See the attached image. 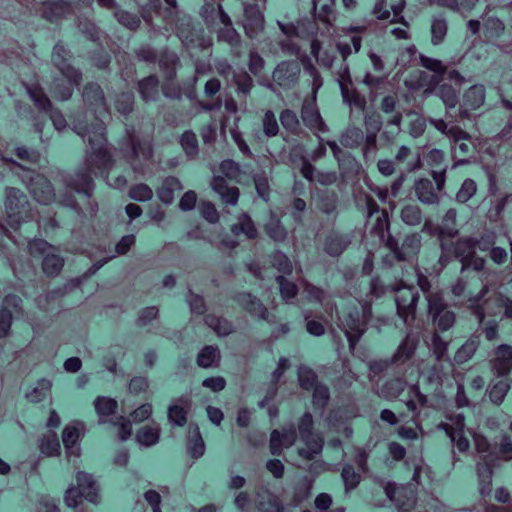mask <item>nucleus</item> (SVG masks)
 Listing matches in <instances>:
<instances>
[{"mask_svg":"<svg viewBox=\"0 0 512 512\" xmlns=\"http://www.w3.org/2000/svg\"><path fill=\"white\" fill-rule=\"evenodd\" d=\"M231 232L233 236H239L240 234H244L247 238H255L257 235V230L254 226L251 218L244 214L238 218L237 223L233 224L231 227Z\"/></svg>","mask_w":512,"mask_h":512,"instance_id":"nucleus-32","label":"nucleus"},{"mask_svg":"<svg viewBox=\"0 0 512 512\" xmlns=\"http://www.w3.org/2000/svg\"><path fill=\"white\" fill-rule=\"evenodd\" d=\"M304 319L306 322V330L313 336H322L326 332L325 319L322 314L313 316L312 311L305 312Z\"/></svg>","mask_w":512,"mask_h":512,"instance_id":"nucleus-33","label":"nucleus"},{"mask_svg":"<svg viewBox=\"0 0 512 512\" xmlns=\"http://www.w3.org/2000/svg\"><path fill=\"white\" fill-rule=\"evenodd\" d=\"M407 368L405 366L391 365L383 359L375 360L369 363L370 381L379 382L387 377L384 382L378 386V395L388 401L396 400L406 389Z\"/></svg>","mask_w":512,"mask_h":512,"instance_id":"nucleus-1","label":"nucleus"},{"mask_svg":"<svg viewBox=\"0 0 512 512\" xmlns=\"http://www.w3.org/2000/svg\"><path fill=\"white\" fill-rule=\"evenodd\" d=\"M439 96L448 108L456 106L457 93L450 85L443 84L439 89Z\"/></svg>","mask_w":512,"mask_h":512,"instance_id":"nucleus-54","label":"nucleus"},{"mask_svg":"<svg viewBox=\"0 0 512 512\" xmlns=\"http://www.w3.org/2000/svg\"><path fill=\"white\" fill-rule=\"evenodd\" d=\"M129 196L139 202L148 201L152 198L153 192L145 184H138L131 188Z\"/></svg>","mask_w":512,"mask_h":512,"instance_id":"nucleus-52","label":"nucleus"},{"mask_svg":"<svg viewBox=\"0 0 512 512\" xmlns=\"http://www.w3.org/2000/svg\"><path fill=\"white\" fill-rule=\"evenodd\" d=\"M201 216L210 223H216L219 220V214L215 206L209 202H204L199 207Z\"/></svg>","mask_w":512,"mask_h":512,"instance_id":"nucleus-62","label":"nucleus"},{"mask_svg":"<svg viewBox=\"0 0 512 512\" xmlns=\"http://www.w3.org/2000/svg\"><path fill=\"white\" fill-rule=\"evenodd\" d=\"M417 198L424 204H435L438 202L437 193L432 183L427 179H420L415 184Z\"/></svg>","mask_w":512,"mask_h":512,"instance_id":"nucleus-30","label":"nucleus"},{"mask_svg":"<svg viewBox=\"0 0 512 512\" xmlns=\"http://www.w3.org/2000/svg\"><path fill=\"white\" fill-rule=\"evenodd\" d=\"M418 340L411 335H407L399 344L390 359H384L387 363L396 366H405L416 354Z\"/></svg>","mask_w":512,"mask_h":512,"instance_id":"nucleus-19","label":"nucleus"},{"mask_svg":"<svg viewBox=\"0 0 512 512\" xmlns=\"http://www.w3.org/2000/svg\"><path fill=\"white\" fill-rule=\"evenodd\" d=\"M509 390L510 384L506 379H501L491 383L488 388L490 401L495 405H500L504 401Z\"/></svg>","mask_w":512,"mask_h":512,"instance_id":"nucleus-34","label":"nucleus"},{"mask_svg":"<svg viewBox=\"0 0 512 512\" xmlns=\"http://www.w3.org/2000/svg\"><path fill=\"white\" fill-rule=\"evenodd\" d=\"M24 85L29 98L33 101L39 112L50 118L57 131H64V115L61 111L54 109L52 102L44 92L41 85L37 82L32 84L25 83Z\"/></svg>","mask_w":512,"mask_h":512,"instance_id":"nucleus-9","label":"nucleus"},{"mask_svg":"<svg viewBox=\"0 0 512 512\" xmlns=\"http://www.w3.org/2000/svg\"><path fill=\"white\" fill-rule=\"evenodd\" d=\"M159 316V309L156 306H149L143 308L136 319V324L139 327L147 326L152 320L157 319Z\"/></svg>","mask_w":512,"mask_h":512,"instance_id":"nucleus-51","label":"nucleus"},{"mask_svg":"<svg viewBox=\"0 0 512 512\" xmlns=\"http://www.w3.org/2000/svg\"><path fill=\"white\" fill-rule=\"evenodd\" d=\"M346 247V241L341 237H333L330 238L326 243V251L327 253L333 254H341L344 252Z\"/></svg>","mask_w":512,"mask_h":512,"instance_id":"nucleus-64","label":"nucleus"},{"mask_svg":"<svg viewBox=\"0 0 512 512\" xmlns=\"http://www.w3.org/2000/svg\"><path fill=\"white\" fill-rule=\"evenodd\" d=\"M341 477L343 479L346 492L354 490L361 482V474L357 473L354 467L350 464L343 467Z\"/></svg>","mask_w":512,"mask_h":512,"instance_id":"nucleus-39","label":"nucleus"},{"mask_svg":"<svg viewBox=\"0 0 512 512\" xmlns=\"http://www.w3.org/2000/svg\"><path fill=\"white\" fill-rule=\"evenodd\" d=\"M480 458L481 461L476 464V471L482 485L480 493L486 495L491 491L493 470L500 464L489 453L482 455Z\"/></svg>","mask_w":512,"mask_h":512,"instance_id":"nucleus-18","label":"nucleus"},{"mask_svg":"<svg viewBox=\"0 0 512 512\" xmlns=\"http://www.w3.org/2000/svg\"><path fill=\"white\" fill-rule=\"evenodd\" d=\"M234 300L250 315L271 322L268 309L256 296L250 293L240 292L234 296Z\"/></svg>","mask_w":512,"mask_h":512,"instance_id":"nucleus-15","label":"nucleus"},{"mask_svg":"<svg viewBox=\"0 0 512 512\" xmlns=\"http://www.w3.org/2000/svg\"><path fill=\"white\" fill-rule=\"evenodd\" d=\"M152 414V405L150 403H145L140 405L138 408L133 410L130 413L131 421L135 423H140L147 420Z\"/></svg>","mask_w":512,"mask_h":512,"instance_id":"nucleus-58","label":"nucleus"},{"mask_svg":"<svg viewBox=\"0 0 512 512\" xmlns=\"http://www.w3.org/2000/svg\"><path fill=\"white\" fill-rule=\"evenodd\" d=\"M380 485L383 487L386 496L395 506L403 511L409 512L416 504V498L412 489L407 485H398L395 482H385L380 480Z\"/></svg>","mask_w":512,"mask_h":512,"instance_id":"nucleus-10","label":"nucleus"},{"mask_svg":"<svg viewBox=\"0 0 512 512\" xmlns=\"http://www.w3.org/2000/svg\"><path fill=\"white\" fill-rule=\"evenodd\" d=\"M489 363L492 372L496 376H507L512 370V346L508 344L499 345Z\"/></svg>","mask_w":512,"mask_h":512,"instance_id":"nucleus-13","label":"nucleus"},{"mask_svg":"<svg viewBox=\"0 0 512 512\" xmlns=\"http://www.w3.org/2000/svg\"><path fill=\"white\" fill-rule=\"evenodd\" d=\"M62 292L60 290H54L48 292L45 296H39L37 299L38 307L44 311L52 312L54 309L53 303L57 302L58 305L61 303Z\"/></svg>","mask_w":512,"mask_h":512,"instance_id":"nucleus-44","label":"nucleus"},{"mask_svg":"<svg viewBox=\"0 0 512 512\" xmlns=\"http://www.w3.org/2000/svg\"><path fill=\"white\" fill-rule=\"evenodd\" d=\"M358 376L349 368H345L342 375L337 378L335 386L338 389L346 390L351 387L354 381H357Z\"/></svg>","mask_w":512,"mask_h":512,"instance_id":"nucleus-55","label":"nucleus"},{"mask_svg":"<svg viewBox=\"0 0 512 512\" xmlns=\"http://www.w3.org/2000/svg\"><path fill=\"white\" fill-rule=\"evenodd\" d=\"M83 499L97 504L99 502V485L93 475L79 471L76 474V485L66 489V506L77 507Z\"/></svg>","mask_w":512,"mask_h":512,"instance_id":"nucleus-4","label":"nucleus"},{"mask_svg":"<svg viewBox=\"0 0 512 512\" xmlns=\"http://www.w3.org/2000/svg\"><path fill=\"white\" fill-rule=\"evenodd\" d=\"M394 299L398 317L406 325L411 326L416 320L419 291L414 285H406L401 281L394 289Z\"/></svg>","mask_w":512,"mask_h":512,"instance_id":"nucleus-7","label":"nucleus"},{"mask_svg":"<svg viewBox=\"0 0 512 512\" xmlns=\"http://www.w3.org/2000/svg\"><path fill=\"white\" fill-rule=\"evenodd\" d=\"M479 246V251L484 252L486 249L481 246L480 242L474 241L473 239L459 240L456 245L455 253L458 256L470 255L477 252L476 247Z\"/></svg>","mask_w":512,"mask_h":512,"instance_id":"nucleus-45","label":"nucleus"},{"mask_svg":"<svg viewBox=\"0 0 512 512\" xmlns=\"http://www.w3.org/2000/svg\"><path fill=\"white\" fill-rule=\"evenodd\" d=\"M205 450L206 446L199 426L191 422L188 426L187 452L191 458L197 460L204 455Z\"/></svg>","mask_w":512,"mask_h":512,"instance_id":"nucleus-22","label":"nucleus"},{"mask_svg":"<svg viewBox=\"0 0 512 512\" xmlns=\"http://www.w3.org/2000/svg\"><path fill=\"white\" fill-rule=\"evenodd\" d=\"M5 211L7 224L14 231H17L22 223L34 221V213L27 196L18 188L7 189Z\"/></svg>","mask_w":512,"mask_h":512,"instance_id":"nucleus-3","label":"nucleus"},{"mask_svg":"<svg viewBox=\"0 0 512 512\" xmlns=\"http://www.w3.org/2000/svg\"><path fill=\"white\" fill-rule=\"evenodd\" d=\"M40 450L47 456H54L60 452V443L55 432L49 431L43 435L40 442Z\"/></svg>","mask_w":512,"mask_h":512,"instance_id":"nucleus-37","label":"nucleus"},{"mask_svg":"<svg viewBox=\"0 0 512 512\" xmlns=\"http://www.w3.org/2000/svg\"><path fill=\"white\" fill-rule=\"evenodd\" d=\"M204 323L210 327L219 337L228 336L234 331L232 322L215 314H206Z\"/></svg>","mask_w":512,"mask_h":512,"instance_id":"nucleus-27","label":"nucleus"},{"mask_svg":"<svg viewBox=\"0 0 512 512\" xmlns=\"http://www.w3.org/2000/svg\"><path fill=\"white\" fill-rule=\"evenodd\" d=\"M212 188L221 197L222 201L229 205H235L239 198V191L235 187L227 188L224 185V179L220 176H215L212 181Z\"/></svg>","mask_w":512,"mask_h":512,"instance_id":"nucleus-28","label":"nucleus"},{"mask_svg":"<svg viewBox=\"0 0 512 512\" xmlns=\"http://www.w3.org/2000/svg\"><path fill=\"white\" fill-rule=\"evenodd\" d=\"M476 191V183L472 179H466L456 194V200L460 203H466L475 195Z\"/></svg>","mask_w":512,"mask_h":512,"instance_id":"nucleus-48","label":"nucleus"},{"mask_svg":"<svg viewBox=\"0 0 512 512\" xmlns=\"http://www.w3.org/2000/svg\"><path fill=\"white\" fill-rule=\"evenodd\" d=\"M192 404L193 402L189 395H181L173 399L167 411L168 421L174 426H185L192 409Z\"/></svg>","mask_w":512,"mask_h":512,"instance_id":"nucleus-12","label":"nucleus"},{"mask_svg":"<svg viewBox=\"0 0 512 512\" xmlns=\"http://www.w3.org/2000/svg\"><path fill=\"white\" fill-rule=\"evenodd\" d=\"M313 429V416L310 412H305L299 419L297 431L301 441L306 445V448L299 450V455L308 461L313 460L323 448V439L315 434Z\"/></svg>","mask_w":512,"mask_h":512,"instance_id":"nucleus-8","label":"nucleus"},{"mask_svg":"<svg viewBox=\"0 0 512 512\" xmlns=\"http://www.w3.org/2000/svg\"><path fill=\"white\" fill-rule=\"evenodd\" d=\"M220 170L224 177L235 179L240 175V166L232 160H225L220 164Z\"/></svg>","mask_w":512,"mask_h":512,"instance_id":"nucleus-60","label":"nucleus"},{"mask_svg":"<svg viewBox=\"0 0 512 512\" xmlns=\"http://www.w3.org/2000/svg\"><path fill=\"white\" fill-rule=\"evenodd\" d=\"M480 335L472 334L470 338L457 350L455 360L464 363L471 359L480 345Z\"/></svg>","mask_w":512,"mask_h":512,"instance_id":"nucleus-29","label":"nucleus"},{"mask_svg":"<svg viewBox=\"0 0 512 512\" xmlns=\"http://www.w3.org/2000/svg\"><path fill=\"white\" fill-rule=\"evenodd\" d=\"M330 400V391L325 384H320L313 389L312 404L314 408L324 410Z\"/></svg>","mask_w":512,"mask_h":512,"instance_id":"nucleus-40","label":"nucleus"},{"mask_svg":"<svg viewBox=\"0 0 512 512\" xmlns=\"http://www.w3.org/2000/svg\"><path fill=\"white\" fill-rule=\"evenodd\" d=\"M255 505L260 512H282L284 510L280 498L264 485L255 489Z\"/></svg>","mask_w":512,"mask_h":512,"instance_id":"nucleus-16","label":"nucleus"},{"mask_svg":"<svg viewBox=\"0 0 512 512\" xmlns=\"http://www.w3.org/2000/svg\"><path fill=\"white\" fill-rule=\"evenodd\" d=\"M371 318V308L363 305L361 309L354 307L344 317L340 328L344 332L350 350H354L367 330Z\"/></svg>","mask_w":512,"mask_h":512,"instance_id":"nucleus-6","label":"nucleus"},{"mask_svg":"<svg viewBox=\"0 0 512 512\" xmlns=\"http://www.w3.org/2000/svg\"><path fill=\"white\" fill-rule=\"evenodd\" d=\"M150 384L149 380L145 376H134L130 379L128 383V391L132 395H140L143 393H147L149 390Z\"/></svg>","mask_w":512,"mask_h":512,"instance_id":"nucleus-46","label":"nucleus"},{"mask_svg":"<svg viewBox=\"0 0 512 512\" xmlns=\"http://www.w3.org/2000/svg\"><path fill=\"white\" fill-rule=\"evenodd\" d=\"M42 16L51 23H56L64 16V0L43 2Z\"/></svg>","mask_w":512,"mask_h":512,"instance_id":"nucleus-31","label":"nucleus"},{"mask_svg":"<svg viewBox=\"0 0 512 512\" xmlns=\"http://www.w3.org/2000/svg\"><path fill=\"white\" fill-rule=\"evenodd\" d=\"M270 452L274 456H280L285 448L280 431L275 429L270 434Z\"/></svg>","mask_w":512,"mask_h":512,"instance_id":"nucleus-59","label":"nucleus"},{"mask_svg":"<svg viewBox=\"0 0 512 512\" xmlns=\"http://www.w3.org/2000/svg\"><path fill=\"white\" fill-rule=\"evenodd\" d=\"M64 258H43L42 268L48 276H56L60 273Z\"/></svg>","mask_w":512,"mask_h":512,"instance_id":"nucleus-57","label":"nucleus"},{"mask_svg":"<svg viewBox=\"0 0 512 512\" xmlns=\"http://www.w3.org/2000/svg\"><path fill=\"white\" fill-rule=\"evenodd\" d=\"M449 258H438L437 263L432 265L431 267L428 266H420L419 264H416L415 266V273L417 277V285L420 288V290L423 292L425 296V300L428 302L429 295H435V294H443L441 290H435L432 291V285L429 280V277L438 276L444 266L447 263V260Z\"/></svg>","mask_w":512,"mask_h":512,"instance_id":"nucleus-11","label":"nucleus"},{"mask_svg":"<svg viewBox=\"0 0 512 512\" xmlns=\"http://www.w3.org/2000/svg\"><path fill=\"white\" fill-rule=\"evenodd\" d=\"M441 333H432L431 342H432V354L435 357L436 362L442 363L444 361H449L450 358L448 356V342L445 341L441 336Z\"/></svg>","mask_w":512,"mask_h":512,"instance_id":"nucleus-35","label":"nucleus"},{"mask_svg":"<svg viewBox=\"0 0 512 512\" xmlns=\"http://www.w3.org/2000/svg\"><path fill=\"white\" fill-rule=\"evenodd\" d=\"M112 258H103L96 263H94L88 270L85 272L82 276L76 277L73 279H70L66 283V292L68 290H73L75 288H78L83 280H86L88 277L95 274L108 260H111Z\"/></svg>","mask_w":512,"mask_h":512,"instance_id":"nucleus-42","label":"nucleus"},{"mask_svg":"<svg viewBox=\"0 0 512 512\" xmlns=\"http://www.w3.org/2000/svg\"><path fill=\"white\" fill-rule=\"evenodd\" d=\"M488 291V286L484 285L476 296L469 298L467 308L471 314L482 324L487 315L495 316L504 308V316L512 319V299L498 292L487 296Z\"/></svg>","mask_w":512,"mask_h":512,"instance_id":"nucleus-2","label":"nucleus"},{"mask_svg":"<svg viewBox=\"0 0 512 512\" xmlns=\"http://www.w3.org/2000/svg\"><path fill=\"white\" fill-rule=\"evenodd\" d=\"M94 408L99 417L98 422L104 424L108 417L114 415L118 408V403L114 398L98 396L94 400Z\"/></svg>","mask_w":512,"mask_h":512,"instance_id":"nucleus-24","label":"nucleus"},{"mask_svg":"<svg viewBox=\"0 0 512 512\" xmlns=\"http://www.w3.org/2000/svg\"><path fill=\"white\" fill-rule=\"evenodd\" d=\"M188 304L193 314L204 315L207 311L204 298L201 295L193 293L191 290H189Z\"/></svg>","mask_w":512,"mask_h":512,"instance_id":"nucleus-49","label":"nucleus"},{"mask_svg":"<svg viewBox=\"0 0 512 512\" xmlns=\"http://www.w3.org/2000/svg\"><path fill=\"white\" fill-rule=\"evenodd\" d=\"M499 464L512 461V439L508 434H503L499 442L493 444L489 453Z\"/></svg>","mask_w":512,"mask_h":512,"instance_id":"nucleus-25","label":"nucleus"},{"mask_svg":"<svg viewBox=\"0 0 512 512\" xmlns=\"http://www.w3.org/2000/svg\"><path fill=\"white\" fill-rule=\"evenodd\" d=\"M447 33V23L445 19L437 17L434 18L431 25V35L433 44L442 42Z\"/></svg>","mask_w":512,"mask_h":512,"instance_id":"nucleus-47","label":"nucleus"},{"mask_svg":"<svg viewBox=\"0 0 512 512\" xmlns=\"http://www.w3.org/2000/svg\"><path fill=\"white\" fill-rule=\"evenodd\" d=\"M200 368H218L221 364V351L217 345H205L196 358Z\"/></svg>","mask_w":512,"mask_h":512,"instance_id":"nucleus-23","label":"nucleus"},{"mask_svg":"<svg viewBox=\"0 0 512 512\" xmlns=\"http://www.w3.org/2000/svg\"><path fill=\"white\" fill-rule=\"evenodd\" d=\"M22 299L15 294H8L3 299V303L0 309L6 311L19 312L21 310Z\"/></svg>","mask_w":512,"mask_h":512,"instance_id":"nucleus-63","label":"nucleus"},{"mask_svg":"<svg viewBox=\"0 0 512 512\" xmlns=\"http://www.w3.org/2000/svg\"><path fill=\"white\" fill-rule=\"evenodd\" d=\"M52 246L43 238H33L28 242L29 256H56L50 251Z\"/></svg>","mask_w":512,"mask_h":512,"instance_id":"nucleus-38","label":"nucleus"},{"mask_svg":"<svg viewBox=\"0 0 512 512\" xmlns=\"http://www.w3.org/2000/svg\"><path fill=\"white\" fill-rule=\"evenodd\" d=\"M427 318L433 326V333H444L456 323V314L446 302L444 294L428 296Z\"/></svg>","mask_w":512,"mask_h":512,"instance_id":"nucleus-5","label":"nucleus"},{"mask_svg":"<svg viewBox=\"0 0 512 512\" xmlns=\"http://www.w3.org/2000/svg\"><path fill=\"white\" fill-rule=\"evenodd\" d=\"M485 102V88L482 85L471 86L464 94L461 105V115L479 109Z\"/></svg>","mask_w":512,"mask_h":512,"instance_id":"nucleus-21","label":"nucleus"},{"mask_svg":"<svg viewBox=\"0 0 512 512\" xmlns=\"http://www.w3.org/2000/svg\"><path fill=\"white\" fill-rule=\"evenodd\" d=\"M51 382L45 378L40 379L36 386L29 392L26 393V398L31 403H39L44 400L51 389Z\"/></svg>","mask_w":512,"mask_h":512,"instance_id":"nucleus-36","label":"nucleus"},{"mask_svg":"<svg viewBox=\"0 0 512 512\" xmlns=\"http://www.w3.org/2000/svg\"><path fill=\"white\" fill-rule=\"evenodd\" d=\"M86 432L85 424L81 421H72L66 425V458L81 455V448L78 444Z\"/></svg>","mask_w":512,"mask_h":512,"instance_id":"nucleus-17","label":"nucleus"},{"mask_svg":"<svg viewBox=\"0 0 512 512\" xmlns=\"http://www.w3.org/2000/svg\"><path fill=\"white\" fill-rule=\"evenodd\" d=\"M29 191L33 198L41 204H49L55 198L54 187L50 180L37 174L32 177L29 183Z\"/></svg>","mask_w":512,"mask_h":512,"instance_id":"nucleus-14","label":"nucleus"},{"mask_svg":"<svg viewBox=\"0 0 512 512\" xmlns=\"http://www.w3.org/2000/svg\"><path fill=\"white\" fill-rule=\"evenodd\" d=\"M299 385L303 390L311 391L321 383L318 382L317 374L310 368H305L298 373Z\"/></svg>","mask_w":512,"mask_h":512,"instance_id":"nucleus-41","label":"nucleus"},{"mask_svg":"<svg viewBox=\"0 0 512 512\" xmlns=\"http://www.w3.org/2000/svg\"><path fill=\"white\" fill-rule=\"evenodd\" d=\"M263 131L267 137H274L279 131L278 123L273 112L267 111L263 118Z\"/></svg>","mask_w":512,"mask_h":512,"instance_id":"nucleus-53","label":"nucleus"},{"mask_svg":"<svg viewBox=\"0 0 512 512\" xmlns=\"http://www.w3.org/2000/svg\"><path fill=\"white\" fill-rule=\"evenodd\" d=\"M181 145L188 155H194L198 150V143L194 133L187 131L181 137Z\"/></svg>","mask_w":512,"mask_h":512,"instance_id":"nucleus-56","label":"nucleus"},{"mask_svg":"<svg viewBox=\"0 0 512 512\" xmlns=\"http://www.w3.org/2000/svg\"><path fill=\"white\" fill-rule=\"evenodd\" d=\"M52 60L61 75H64V42L59 40L54 49Z\"/></svg>","mask_w":512,"mask_h":512,"instance_id":"nucleus-61","label":"nucleus"},{"mask_svg":"<svg viewBox=\"0 0 512 512\" xmlns=\"http://www.w3.org/2000/svg\"><path fill=\"white\" fill-rule=\"evenodd\" d=\"M161 428L159 424L145 425L136 433V441L145 447H150L159 442Z\"/></svg>","mask_w":512,"mask_h":512,"instance_id":"nucleus-26","label":"nucleus"},{"mask_svg":"<svg viewBox=\"0 0 512 512\" xmlns=\"http://www.w3.org/2000/svg\"><path fill=\"white\" fill-rule=\"evenodd\" d=\"M402 220L411 226L417 225L421 221V213L417 206L407 205L401 211Z\"/></svg>","mask_w":512,"mask_h":512,"instance_id":"nucleus-50","label":"nucleus"},{"mask_svg":"<svg viewBox=\"0 0 512 512\" xmlns=\"http://www.w3.org/2000/svg\"><path fill=\"white\" fill-rule=\"evenodd\" d=\"M409 399L405 405L407 409L412 413V420L417 423L420 418L421 409L429 407V400L421 390L419 384H412L408 387Z\"/></svg>","mask_w":512,"mask_h":512,"instance_id":"nucleus-20","label":"nucleus"},{"mask_svg":"<svg viewBox=\"0 0 512 512\" xmlns=\"http://www.w3.org/2000/svg\"><path fill=\"white\" fill-rule=\"evenodd\" d=\"M276 281L279 284L280 287V293L281 297L285 301H289L294 299L298 294V287L297 285L286 279L283 275H279L276 277Z\"/></svg>","mask_w":512,"mask_h":512,"instance_id":"nucleus-43","label":"nucleus"}]
</instances>
